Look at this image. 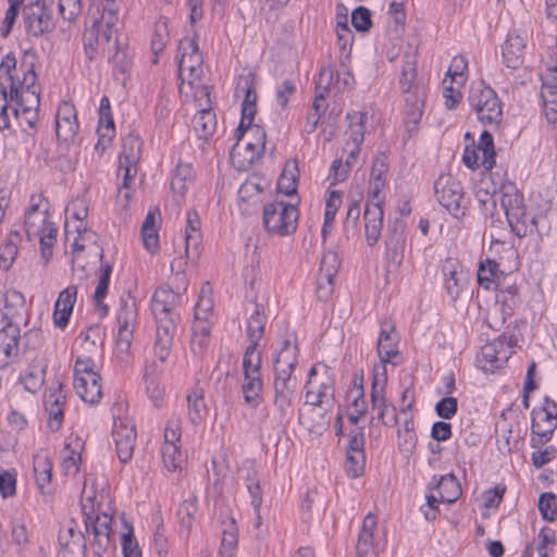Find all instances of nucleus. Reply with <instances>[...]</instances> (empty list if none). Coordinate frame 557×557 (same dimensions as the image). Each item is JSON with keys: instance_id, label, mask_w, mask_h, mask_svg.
I'll return each mask as SVG.
<instances>
[{"instance_id": "nucleus-52", "label": "nucleus", "mask_w": 557, "mask_h": 557, "mask_svg": "<svg viewBox=\"0 0 557 557\" xmlns=\"http://www.w3.org/2000/svg\"><path fill=\"white\" fill-rule=\"evenodd\" d=\"M539 508L542 517L553 522L557 518V496L552 493H544L539 499Z\"/></svg>"}, {"instance_id": "nucleus-32", "label": "nucleus", "mask_w": 557, "mask_h": 557, "mask_svg": "<svg viewBox=\"0 0 557 557\" xmlns=\"http://www.w3.org/2000/svg\"><path fill=\"white\" fill-rule=\"evenodd\" d=\"M79 338L82 351L101 356L103 346V332L99 325L89 326L86 332L81 333Z\"/></svg>"}, {"instance_id": "nucleus-54", "label": "nucleus", "mask_w": 557, "mask_h": 557, "mask_svg": "<svg viewBox=\"0 0 557 557\" xmlns=\"http://www.w3.org/2000/svg\"><path fill=\"white\" fill-rule=\"evenodd\" d=\"M9 8L5 12V16L3 20V26L1 27V36L8 37L12 32V28L15 24V21L20 14V9L24 2V0H8Z\"/></svg>"}, {"instance_id": "nucleus-7", "label": "nucleus", "mask_w": 557, "mask_h": 557, "mask_svg": "<svg viewBox=\"0 0 557 557\" xmlns=\"http://www.w3.org/2000/svg\"><path fill=\"white\" fill-rule=\"evenodd\" d=\"M52 7L53 0H35L24 7L25 27L30 36L40 37L53 32L55 22Z\"/></svg>"}, {"instance_id": "nucleus-56", "label": "nucleus", "mask_w": 557, "mask_h": 557, "mask_svg": "<svg viewBox=\"0 0 557 557\" xmlns=\"http://www.w3.org/2000/svg\"><path fill=\"white\" fill-rule=\"evenodd\" d=\"M341 268V259L336 252L327 251L323 255L321 264H320V272L319 274H323L324 277H335L338 273V270Z\"/></svg>"}, {"instance_id": "nucleus-62", "label": "nucleus", "mask_w": 557, "mask_h": 557, "mask_svg": "<svg viewBox=\"0 0 557 557\" xmlns=\"http://www.w3.org/2000/svg\"><path fill=\"white\" fill-rule=\"evenodd\" d=\"M59 14L64 21L73 22L82 12L81 0H59Z\"/></svg>"}, {"instance_id": "nucleus-61", "label": "nucleus", "mask_w": 557, "mask_h": 557, "mask_svg": "<svg viewBox=\"0 0 557 557\" xmlns=\"http://www.w3.org/2000/svg\"><path fill=\"white\" fill-rule=\"evenodd\" d=\"M468 69V62L463 55L454 57L451 64L447 71V75L458 85H462L466 81L465 72Z\"/></svg>"}, {"instance_id": "nucleus-1", "label": "nucleus", "mask_w": 557, "mask_h": 557, "mask_svg": "<svg viewBox=\"0 0 557 557\" xmlns=\"http://www.w3.org/2000/svg\"><path fill=\"white\" fill-rule=\"evenodd\" d=\"M177 301L178 296L164 287L157 288L152 296L151 311L157 323L153 352L161 362H165L171 355L177 323L181 320Z\"/></svg>"}, {"instance_id": "nucleus-4", "label": "nucleus", "mask_w": 557, "mask_h": 557, "mask_svg": "<svg viewBox=\"0 0 557 557\" xmlns=\"http://www.w3.org/2000/svg\"><path fill=\"white\" fill-rule=\"evenodd\" d=\"M298 216L295 205L275 201L264 206L262 220L269 233L286 236L296 231Z\"/></svg>"}, {"instance_id": "nucleus-12", "label": "nucleus", "mask_w": 557, "mask_h": 557, "mask_svg": "<svg viewBox=\"0 0 557 557\" xmlns=\"http://www.w3.org/2000/svg\"><path fill=\"white\" fill-rule=\"evenodd\" d=\"M346 119L349 121V125L345 132V145L343 147V152L347 153V165H354L360 153V147L364 140L368 113L366 111L349 112L347 113Z\"/></svg>"}, {"instance_id": "nucleus-3", "label": "nucleus", "mask_w": 557, "mask_h": 557, "mask_svg": "<svg viewBox=\"0 0 557 557\" xmlns=\"http://www.w3.org/2000/svg\"><path fill=\"white\" fill-rule=\"evenodd\" d=\"M468 101L482 124L499 125L503 117V107L493 88L486 86L483 82L474 83L471 86Z\"/></svg>"}, {"instance_id": "nucleus-5", "label": "nucleus", "mask_w": 557, "mask_h": 557, "mask_svg": "<svg viewBox=\"0 0 557 557\" xmlns=\"http://www.w3.org/2000/svg\"><path fill=\"white\" fill-rule=\"evenodd\" d=\"M434 194L438 203L451 215L459 219L466 215L467 201L461 183L451 174H441L434 182Z\"/></svg>"}, {"instance_id": "nucleus-29", "label": "nucleus", "mask_w": 557, "mask_h": 557, "mask_svg": "<svg viewBox=\"0 0 557 557\" xmlns=\"http://www.w3.org/2000/svg\"><path fill=\"white\" fill-rule=\"evenodd\" d=\"M385 391V380L382 384L377 382L376 376H374L372 386H371V404L373 409H377V418L383 421L385 425H389L387 421L384 420L385 414L389 408L387 400L384 395ZM391 410L393 412V424L397 422L396 408L391 406Z\"/></svg>"}, {"instance_id": "nucleus-36", "label": "nucleus", "mask_w": 557, "mask_h": 557, "mask_svg": "<svg viewBox=\"0 0 557 557\" xmlns=\"http://www.w3.org/2000/svg\"><path fill=\"white\" fill-rule=\"evenodd\" d=\"M194 181V171L188 163H178L171 180V189L174 194L183 197L188 184Z\"/></svg>"}, {"instance_id": "nucleus-8", "label": "nucleus", "mask_w": 557, "mask_h": 557, "mask_svg": "<svg viewBox=\"0 0 557 557\" xmlns=\"http://www.w3.org/2000/svg\"><path fill=\"white\" fill-rule=\"evenodd\" d=\"M557 428V404L545 397L542 407L531 412V446L536 448L540 444L548 442Z\"/></svg>"}, {"instance_id": "nucleus-51", "label": "nucleus", "mask_w": 557, "mask_h": 557, "mask_svg": "<svg viewBox=\"0 0 557 557\" xmlns=\"http://www.w3.org/2000/svg\"><path fill=\"white\" fill-rule=\"evenodd\" d=\"M245 480L247 482V490L251 496V505L255 509V512H258L262 504V492L259 480L256 478V472L253 471V469H249L247 471Z\"/></svg>"}, {"instance_id": "nucleus-6", "label": "nucleus", "mask_w": 557, "mask_h": 557, "mask_svg": "<svg viewBox=\"0 0 557 557\" xmlns=\"http://www.w3.org/2000/svg\"><path fill=\"white\" fill-rule=\"evenodd\" d=\"M24 227L28 240L39 238L41 257L48 261L57 242L58 228L53 222L48 221L47 210L40 213H26Z\"/></svg>"}, {"instance_id": "nucleus-44", "label": "nucleus", "mask_w": 557, "mask_h": 557, "mask_svg": "<svg viewBox=\"0 0 557 557\" xmlns=\"http://www.w3.org/2000/svg\"><path fill=\"white\" fill-rule=\"evenodd\" d=\"M197 511L198 506L196 496H191L181 504L177 510V516L182 529H185L187 532L191 530Z\"/></svg>"}, {"instance_id": "nucleus-31", "label": "nucleus", "mask_w": 557, "mask_h": 557, "mask_svg": "<svg viewBox=\"0 0 557 557\" xmlns=\"http://www.w3.org/2000/svg\"><path fill=\"white\" fill-rule=\"evenodd\" d=\"M112 274V265L109 263L102 264L99 269V282L94 294V300L101 317L108 314V306L103 304L109 289L110 278Z\"/></svg>"}, {"instance_id": "nucleus-50", "label": "nucleus", "mask_w": 557, "mask_h": 557, "mask_svg": "<svg viewBox=\"0 0 557 557\" xmlns=\"http://www.w3.org/2000/svg\"><path fill=\"white\" fill-rule=\"evenodd\" d=\"M416 60L407 58L403 65L401 77L399 79L401 91H407L410 89H414L416 87H421V85L416 84Z\"/></svg>"}, {"instance_id": "nucleus-39", "label": "nucleus", "mask_w": 557, "mask_h": 557, "mask_svg": "<svg viewBox=\"0 0 557 557\" xmlns=\"http://www.w3.org/2000/svg\"><path fill=\"white\" fill-rule=\"evenodd\" d=\"M238 543V528L233 517L228 524L223 530L222 541L220 546L221 557H234Z\"/></svg>"}, {"instance_id": "nucleus-20", "label": "nucleus", "mask_w": 557, "mask_h": 557, "mask_svg": "<svg viewBox=\"0 0 557 557\" xmlns=\"http://www.w3.org/2000/svg\"><path fill=\"white\" fill-rule=\"evenodd\" d=\"M395 325L392 322H383L381 324V332L377 339V355L381 362L398 364L400 361V354L397 349V338L394 335Z\"/></svg>"}, {"instance_id": "nucleus-25", "label": "nucleus", "mask_w": 557, "mask_h": 557, "mask_svg": "<svg viewBox=\"0 0 557 557\" xmlns=\"http://www.w3.org/2000/svg\"><path fill=\"white\" fill-rule=\"evenodd\" d=\"M500 205L505 211L506 219H511V221H515L513 224H518L519 214L521 215L525 206L523 196L513 185L503 187ZM516 227L521 230V226L516 225Z\"/></svg>"}, {"instance_id": "nucleus-15", "label": "nucleus", "mask_w": 557, "mask_h": 557, "mask_svg": "<svg viewBox=\"0 0 557 557\" xmlns=\"http://www.w3.org/2000/svg\"><path fill=\"white\" fill-rule=\"evenodd\" d=\"M112 437L120 461L126 463L133 457L137 437L134 424L124 418L115 419L112 428Z\"/></svg>"}, {"instance_id": "nucleus-26", "label": "nucleus", "mask_w": 557, "mask_h": 557, "mask_svg": "<svg viewBox=\"0 0 557 557\" xmlns=\"http://www.w3.org/2000/svg\"><path fill=\"white\" fill-rule=\"evenodd\" d=\"M202 240L200 232V220L197 212H188L187 227L185 235V255L189 260H197L199 257V247Z\"/></svg>"}, {"instance_id": "nucleus-10", "label": "nucleus", "mask_w": 557, "mask_h": 557, "mask_svg": "<svg viewBox=\"0 0 557 557\" xmlns=\"http://www.w3.org/2000/svg\"><path fill=\"white\" fill-rule=\"evenodd\" d=\"M512 354V339L510 336L503 334L482 346L478 361L483 371L494 373L504 367Z\"/></svg>"}, {"instance_id": "nucleus-33", "label": "nucleus", "mask_w": 557, "mask_h": 557, "mask_svg": "<svg viewBox=\"0 0 557 557\" xmlns=\"http://www.w3.org/2000/svg\"><path fill=\"white\" fill-rule=\"evenodd\" d=\"M143 143L138 135L128 134L122 141V151L120 153L119 163L137 164L141 157Z\"/></svg>"}, {"instance_id": "nucleus-24", "label": "nucleus", "mask_w": 557, "mask_h": 557, "mask_svg": "<svg viewBox=\"0 0 557 557\" xmlns=\"http://www.w3.org/2000/svg\"><path fill=\"white\" fill-rule=\"evenodd\" d=\"M20 342V329L13 323H8L0 330V369L10 364L13 357L17 356Z\"/></svg>"}, {"instance_id": "nucleus-64", "label": "nucleus", "mask_w": 557, "mask_h": 557, "mask_svg": "<svg viewBox=\"0 0 557 557\" xmlns=\"http://www.w3.org/2000/svg\"><path fill=\"white\" fill-rule=\"evenodd\" d=\"M121 545L124 557H141V550L136 539L134 537V531L132 527H128L127 533L122 535Z\"/></svg>"}, {"instance_id": "nucleus-28", "label": "nucleus", "mask_w": 557, "mask_h": 557, "mask_svg": "<svg viewBox=\"0 0 557 557\" xmlns=\"http://www.w3.org/2000/svg\"><path fill=\"white\" fill-rule=\"evenodd\" d=\"M242 391L245 403L253 409L258 408L262 401V373H244Z\"/></svg>"}, {"instance_id": "nucleus-22", "label": "nucleus", "mask_w": 557, "mask_h": 557, "mask_svg": "<svg viewBox=\"0 0 557 557\" xmlns=\"http://www.w3.org/2000/svg\"><path fill=\"white\" fill-rule=\"evenodd\" d=\"M364 220V232L367 244L372 247L374 246L380 237L383 228L384 211L383 206H379V202L367 203L363 213Z\"/></svg>"}, {"instance_id": "nucleus-18", "label": "nucleus", "mask_w": 557, "mask_h": 557, "mask_svg": "<svg viewBox=\"0 0 557 557\" xmlns=\"http://www.w3.org/2000/svg\"><path fill=\"white\" fill-rule=\"evenodd\" d=\"M79 125L74 104L62 102L55 116V133L60 141L64 144H73L78 133Z\"/></svg>"}, {"instance_id": "nucleus-2", "label": "nucleus", "mask_w": 557, "mask_h": 557, "mask_svg": "<svg viewBox=\"0 0 557 557\" xmlns=\"http://www.w3.org/2000/svg\"><path fill=\"white\" fill-rule=\"evenodd\" d=\"M97 356L82 351L74 364V388L88 404H98L102 397L101 376L96 371Z\"/></svg>"}, {"instance_id": "nucleus-37", "label": "nucleus", "mask_w": 557, "mask_h": 557, "mask_svg": "<svg viewBox=\"0 0 557 557\" xmlns=\"http://www.w3.org/2000/svg\"><path fill=\"white\" fill-rule=\"evenodd\" d=\"M265 323L267 317L262 307L256 305V309L247 322V336L250 341V344L259 345V341L262 338L264 333Z\"/></svg>"}, {"instance_id": "nucleus-48", "label": "nucleus", "mask_w": 557, "mask_h": 557, "mask_svg": "<svg viewBox=\"0 0 557 557\" xmlns=\"http://www.w3.org/2000/svg\"><path fill=\"white\" fill-rule=\"evenodd\" d=\"M113 48L115 49V53L111 59L113 74L115 78L124 81L131 70V58L127 55L126 51L119 49L116 41L113 42Z\"/></svg>"}, {"instance_id": "nucleus-58", "label": "nucleus", "mask_w": 557, "mask_h": 557, "mask_svg": "<svg viewBox=\"0 0 557 557\" xmlns=\"http://www.w3.org/2000/svg\"><path fill=\"white\" fill-rule=\"evenodd\" d=\"M251 133H257V141L251 140L246 144V150L250 152V161L263 153L267 139L264 129L257 124H255V126L251 128Z\"/></svg>"}, {"instance_id": "nucleus-43", "label": "nucleus", "mask_w": 557, "mask_h": 557, "mask_svg": "<svg viewBox=\"0 0 557 557\" xmlns=\"http://www.w3.org/2000/svg\"><path fill=\"white\" fill-rule=\"evenodd\" d=\"M321 367L324 370L325 377L320 383L317 392L320 393V397L324 398L325 413H327L332 410L333 405H334L335 377H334V373L330 367H327L325 364H322Z\"/></svg>"}, {"instance_id": "nucleus-49", "label": "nucleus", "mask_w": 557, "mask_h": 557, "mask_svg": "<svg viewBox=\"0 0 557 557\" xmlns=\"http://www.w3.org/2000/svg\"><path fill=\"white\" fill-rule=\"evenodd\" d=\"M258 345L249 344L243 358L244 373H261L262 356L257 350Z\"/></svg>"}, {"instance_id": "nucleus-53", "label": "nucleus", "mask_w": 557, "mask_h": 557, "mask_svg": "<svg viewBox=\"0 0 557 557\" xmlns=\"http://www.w3.org/2000/svg\"><path fill=\"white\" fill-rule=\"evenodd\" d=\"M541 98L546 120L552 124L557 123V91L543 89L541 90Z\"/></svg>"}, {"instance_id": "nucleus-40", "label": "nucleus", "mask_w": 557, "mask_h": 557, "mask_svg": "<svg viewBox=\"0 0 557 557\" xmlns=\"http://www.w3.org/2000/svg\"><path fill=\"white\" fill-rule=\"evenodd\" d=\"M479 152H482L481 164L485 170H491L495 165L494 139L488 131L482 132L478 145H474Z\"/></svg>"}, {"instance_id": "nucleus-19", "label": "nucleus", "mask_w": 557, "mask_h": 557, "mask_svg": "<svg viewBox=\"0 0 557 557\" xmlns=\"http://www.w3.org/2000/svg\"><path fill=\"white\" fill-rule=\"evenodd\" d=\"M527 41L525 34L511 32L507 35L502 46L503 60L507 67L516 70L523 64L527 53Z\"/></svg>"}, {"instance_id": "nucleus-17", "label": "nucleus", "mask_w": 557, "mask_h": 557, "mask_svg": "<svg viewBox=\"0 0 557 557\" xmlns=\"http://www.w3.org/2000/svg\"><path fill=\"white\" fill-rule=\"evenodd\" d=\"M406 222L396 219L388 224L385 239V258L388 262L400 264L406 249Z\"/></svg>"}, {"instance_id": "nucleus-42", "label": "nucleus", "mask_w": 557, "mask_h": 557, "mask_svg": "<svg viewBox=\"0 0 557 557\" xmlns=\"http://www.w3.org/2000/svg\"><path fill=\"white\" fill-rule=\"evenodd\" d=\"M507 221H508V224H509L511 231L513 232V234L516 236H518L519 238H522L527 235H532L533 233L539 234L537 216L534 214L528 213L525 208L522 211L521 215L519 214V219H518L517 225L521 226V230H518L516 227V224H513V222H515L513 220L511 221V219H507Z\"/></svg>"}, {"instance_id": "nucleus-57", "label": "nucleus", "mask_w": 557, "mask_h": 557, "mask_svg": "<svg viewBox=\"0 0 557 557\" xmlns=\"http://www.w3.org/2000/svg\"><path fill=\"white\" fill-rule=\"evenodd\" d=\"M366 454L346 453L345 469L351 478L360 476L364 471Z\"/></svg>"}, {"instance_id": "nucleus-23", "label": "nucleus", "mask_w": 557, "mask_h": 557, "mask_svg": "<svg viewBox=\"0 0 557 557\" xmlns=\"http://www.w3.org/2000/svg\"><path fill=\"white\" fill-rule=\"evenodd\" d=\"M76 297L77 286L75 285L67 286L60 292L53 310V323L57 327L63 330L67 325Z\"/></svg>"}, {"instance_id": "nucleus-46", "label": "nucleus", "mask_w": 557, "mask_h": 557, "mask_svg": "<svg viewBox=\"0 0 557 557\" xmlns=\"http://www.w3.org/2000/svg\"><path fill=\"white\" fill-rule=\"evenodd\" d=\"M188 416L193 424L197 425L202 420V412L206 409L202 391H193L187 395Z\"/></svg>"}, {"instance_id": "nucleus-9", "label": "nucleus", "mask_w": 557, "mask_h": 557, "mask_svg": "<svg viewBox=\"0 0 557 557\" xmlns=\"http://www.w3.org/2000/svg\"><path fill=\"white\" fill-rule=\"evenodd\" d=\"M82 510L85 517V527L88 533L94 535V556L102 557V554L108 549L111 535H112V516L107 513H97L92 511V505L87 503L82 504Z\"/></svg>"}, {"instance_id": "nucleus-41", "label": "nucleus", "mask_w": 557, "mask_h": 557, "mask_svg": "<svg viewBox=\"0 0 557 557\" xmlns=\"http://www.w3.org/2000/svg\"><path fill=\"white\" fill-rule=\"evenodd\" d=\"M498 281V263L491 259H486L485 261L480 262L478 269L479 284L483 288L490 289L494 288Z\"/></svg>"}, {"instance_id": "nucleus-60", "label": "nucleus", "mask_w": 557, "mask_h": 557, "mask_svg": "<svg viewBox=\"0 0 557 557\" xmlns=\"http://www.w3.org/2000/svg\"><path fill=\"white\" fill-rule=\"evenodd\" d=\"M351 24L358 32H368L372 27L371 12L366 7H358L351 13Z\"/></svg>"}, {"instance_id": "nucleus-16", "label": "nucleus", "mask_w": 557, "mask_h": 557, "mask_svg": "<svg viewBox=\"0 0 557 557\" xmlns=\"http://www.w3.org/2000/svg\"><path fill=\"white\" fill-rule=\"evenodd\" d=\"M405 96V125L409 137L414 136L419 131V124L425 106L424 86L416 87L403 92Z\"/></svg>"}, {"instance_id": "nucleus-13", "label": "nucleus", "mask_w": 557, "mask_h": 557, "mask_svg": "<svg viewBox=\"0 0 557 557\" xmlns=\"http://www.w3.org/2000/svg\"><path fill=\"white\" fill-rule=\"evenodd\" d=\"M273 405L278 412L281 422L286 421L292 412L293 398L297 389V379L294 374L274 373Z\"/></svg>"}, {"instance_id": "nucleus-38", "label": "nucleus", "mask_w": 557, "mask_h": 557, "mask_svg": "<svg viewBox=\"0 0 557 557\" xmlns=\"http://www.w3.org/2000/svg\"><path fill=\"white\" fill-rule=\"evenodd\" d=\"M298 165L296 161L287 162L277 181V190L286 196L297 191Z\"/></svg>"}, {"instance_id": "nucleus-11", "label": "nucleus", "mask_w": 557, "mask_h": 557, "mask_svg": "<svg viewBox=\"0 0 557 557\" xmlns=\"http://www.w3.org/2000/svg\"><path fill=\"white\" fill-rule=\"evenodd\" d=\"M178 74L183 82L191 84L201 75L202 55L195 37H185L178 45Z\"/></svg>"}, {"instance_id": "nucleus-55", "label": "nucleus", "mask_w": 557, "mask_h": 557, "mask_svg": "<svg viewBox=\"0 0 557 557\" xmlns=\"http://www.w3.org/2000/svg\"><path fill=\"white\" fill-rule=\"evenodd\" d=\"M13 237H18V233H11L8 242L0 251V268L3 270H9L11 268L17 255V246L16 243L13 242Z\"/></svg>"}, {"instance_id": "nucleus-14", "label": "nucleus", "mask_w": 557, "mask_h": 557, "mask_svg": "<svg viewBox=\"0 0 557 557\" xmlns=\"http://www.w3.org/2000/svg\"><path fill=\"white\" fill-rule=\"evenodd\" d=\"M299 348L297 336L285 332L280 334L274 358V373L294 374L298 366Z\"/></svg>"}, {"instance_id": "nucleus-30", "label": "nucleus", "mask_w": 557, "mask_h": 557, "mask_svg": "<svg viewBox=\"0 0 557 557\" xmlns=\"http://www.w3.org/2000/svg\"><path fill=\"white\" fill-rule=\"evenodd\" d=\"M216 127L215 114L211 109H201L193 119V129L200 139L207 140Z\"/></svg>"}, {"instance_id": "nucleus-45", "label": "nucleus", "mask_w": 557, "mask_h": 557, "mask_svg": "<svg viewBox=\"0 0 557 557\" xmlns=\"http://www.w3.org/2000/svg\"><path fill=\"white\" fill-rule=\"evenodd\" d=\"M162 460L170 471L180 469L184 462V454L178 444H162Z\"/></svg>"}, {"instance_id": "nucleus-34", "label": "nucleus", "mask_w": 557, "mask_h": 557, "mask_svg": "<svg viewBox=\"0 0 557 557\" xmlns=\"http://www.w3.org/2000/svg\"><path fill=\"white\" fill-rule=\"evenodd\" d=\"M135 304L128 306L126 302L121 308L117 314V324H119V341L120 343H124L126 348L131 346V337L132 330L131 324L135 319Z\"/></svg>"}, {"instance_id": "nucleus-21", "label": "nucleus", "mask_w": 557, "mask_h": 557, "mask_svg": "<svg viewBox=\"0 0 557 557\" xmlns=\"http://www.w3.org/2000/svg\"><path fill=\"white\" fill-rule=\"evenodd\" d=\"M64 403L65 394L61 383H58L57 387H51L45 395L44 405L49 416V428L52 431H59L62 426Z\"/></svg>"}, {"instance_id": "nucleus-35", "label": "nucleus", "mask_w": 557, "mask_h": 557, "mask_svg": "<svg viewBox=\"0 0 557 557\" xmlns=\"http://www.w3.org/2000/svg\"><path fill=\"white\" fill-rule=\"evenodd\" d=\"M34 473L39 490L45 493V487L52 479V462L48 455L38 454L34 457Z\"/></svg>"}, {"instance_id": "nucleus-47", "label": "nucleus", "mask_w": 557, "mask_h": 557, "mask_svg": "<svg viewBox=\"0 0 557 557\" xmlns=\"http://www.w3.org/2000/svg\"><path fill=\"white\" fill-rule=\"evenodd\" d=\"M84 49L86 57L92 61L96 59L99 49L103 52L106 51V47H103L102 42L99 39V29L97 27L90 26L84 32L83 35Z\"/></svg>"}, {"instance_id": "nucleus-63", "label": "nucleus", "mask_w": 557, "mask_h": 557, "mask_svg": "<svg viewBox=\"0 0 557 557\" xmlns=\"http://www.w3.org/2000/svg\"><path fill=\"white\" fill-rule=\"evenodd\" d=\"M494 288L497 290V299L503 302L517 304L518 287L516 284H508L506 278L498 281Z\"/></svg>"}, {"instance_id": "nucleus-27", "label": "nucleus", "mask_w": 557, "mask_h": 557, "mask_svg": "<svg viewBox=\"0 0 557 557\" xmlns=\"http://www.w3.org/2000/svg\"><path fill=\"white\" fill-rule=\"evenodd\" d=\"M438 492L442 503L453 504L461 495L462 491L457 478L453 473L433 476L432 487Z\"/></svg>"}, {"instance_id": "nucleus-59", "label": "nucleus", "mask_w": 557, "mask_h": 557, "mask_svg": "<svg viewBox=\"0 0 557 557\" xmlns=\"http://www.w3.org/2000/svg\"><path fill=\"white\" fill-rule=\"evenodd\" d=\"M66 214H71V216L78 222L79 224L75 226V231L81 233L86 230L84 225V221L88 215V209L85 205L84 200H75L66 208Z\"/></svg>"}]
</instances>
